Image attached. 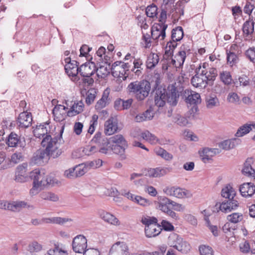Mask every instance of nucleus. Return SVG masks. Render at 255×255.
I'll return each mask as SVG.
<instances>
[{
    "mask_svg": "<svg viewBox=\"0 0 255 255\" xmlns=\"http://www.w3.org/2000/svg\"><path fill=\"white\" fill-rule=\"evenodd\" d=\"M110 91L108 89H106L102 95L101 98L97 101L95 105V109L99 112L108 105L110 102L111 99L109 98Z\"/></svg>",
    "mask_w": 255,
    "mask_h": 255,
    "instance_id": "obj_26",
    "label": "nucleus"
},
{
    "mask_svg": "<svg viewBox=\"0 0 255 255\" xmlns=\"http://www.w3.org/2000/svg\"><path fill=\"white\" fill-rule=\"evenodd\" d=\"M154 151L157 155L161 156L165 160H170L173 158V155L171 154L161 147L156 148Z\"/></svg>",
    "mask_w": 255,
    "mask_h": 255,
    "instance_id": "obj_49",
    "label": "nucleus"
},
{
    "mask_svg": "<svg viewBox=\"0 0 255 255\" xmlns=\"http://www.w3.org/2000/svg\"><path fill=\"white\" fill-rule=\"evenodd\" d=\"M159 60L158 55L157 54L151 53L147 57L146 62L147 68L152 69L158 63Z\"/></svg>",
    "mask_w": 255,
    "mask_h": 255,
    "instance_id": "obj_43",
    "label": "nucleus"
},
{
    "mask_svg": "<svg viewBox=\"0 0 255 255\" xmlns=\"http://www.w3.org/2000/svg\"><path fill=\"white\" fill-rule=\"evenodd\" d=\"M97 76L99 77L104 78L107 76L110 71L105 65H101L99 68H96Z\"/></svg>",
    "mask_w": 255,
    "mask_h": 255,
    "instance_id": "obj_61",
    "label": "nucleus"
},
{
    "mask_svg": "<svg viewBox=\"0 0 255 255\" xmlns=\"http://www.w3.org/2000/svg\"><path fill=\"white\" fill-rule=\"evenodd\" d=\"M221 152V150L218 148H210L209 147L203 148L199 151V153L202 160L206 163L212 160V158Z\"/></svg>",
    "mask_w": 255,
    "mask_h": 255,
    "instance_id": "obj_18",
    "label": "nucleus"
},
{
    "mask_svg": "<svg viewBox=\"0 0 255 255\" xmlns=\"http://www.w3.org/2000/svg\"><path fill=\"white\" fill-rule=\"evenodd\" d=\"M201 255H214L212 248L208 246L202 245L199 247Z\"/></svg>",
    "mask_w": 255,
    "mask_h": 255,
    "instance_id": "obj_62",
    "label": "nucleus"
},
{
    "mask_svg": "<svg viewBox=\"0 0 255 255\" xmlns=\"http://www.w3.org/2000/svg\"><path fill=\"white\" fill-rule=\"evenodd\" d=\"M40 197L43 200L52 202H56L59 200L58 195L50 192H43L40 194Z\"/></svg>",
    "mask_w": 255,
    "mask_h": 255,
    "instance_id": "obj_48",
    "label": "nucleus"
},
{
    "mask_svg": "<svg viewBox=\"0 0 255 255\" xmlns=\"http://www.w3.org/2000/svg\"><path fill=\"white\" fill-rule=\"evenodd\" d=\"M83 155H91L99 151V148L96 145H88L82 148Z\"/></svg>",
    "mask_w": 255,
    "mask_h": 255,
    "instance_id": "obj_50",
    "label": "nucleus"
},
{
    "mask_svg": "<svg viewBox=\"0 0 255 255\" xmlns=\"http://www.w3.org/2000/svg\"><path fill=\"white\" fill-rule=\"evenodd\" d=\"M183 97L185 98L186 103L191 105H197L201 101L199 93L188 89H186L183 91Z\"/></svg>",
    "mask_w": 255,
    "mask_h": 255,
    "instance_id": "obj_17",
    "label": "nucleus"
},
{
    "mask_svg": "<svg viewBox=\"0 0 255 255\" xmlns=\"http://www.w3.org/2000/svg\"><path fill=\"white\" fill-rule=\"evenodd\" d=\"M206 105L208 109H213L219 106L218 99L215 95L207 96L206 98Z\"/></svg>",
    "mask_w": 255,
    "mask_h": 255,
    "instance_id": "obj_45",
    "label": "nucleus"
},
{
    "mask_svg": "<svg viewBox=\"0 0 255 255\" xmlns=\"http://www.w3.org/2000/svg\"><path fill=\"white\" fill-rule=\"evenodd\" d=\"M167 25L163 23H156L152 27L151 36L154 40H163L166 35L165 30Z\"/></svg>",
    "mask_w": 255,
    "mask_h": 255,
    "instance_id": "obj_11",
    "label": "nucleus"
},
{
    "mask_svg": "<svg viewBox=\"0 0 255 255\" xmlns=\"http://www.w3.org/2000/svg\"><path fill=\"white\" fill-rule=\"evenodd\" d=\"M42 249V245L36 241H33L30 243L28 246V250L30 253L38 252L41 251Z\"/></svg>",
    "mask_w": 255,
    "mask_h": 255,
    "instance_id": "obj_59",
    "label": "nucleus"
},
{
    "mask_svg": "<svg viewBox=\"0 0 255 255\" xmlns=\"http://www.w3.org/2000/svg\"><path fill=\"white\" fill-rule=\"evenodd\" d=\"M167 91L166 89L159 88L155 91L154 103L158 107H163L166 103Z\"/></svg>",
    "mask_w": 255,
    "mask_h": 255,
    "instance_id": "obj_20",
    "label": "nucleus"
},
{
    "mask_svg": "<svg viewBox=\"0 0 255 255\" xmlns=\"http://www.w3.org/2000/svg\"><path fill=\"white\" fill-rule=\"evenodd\" d=\"M207 64L206 63H203V64H200L196 69L195 70V73L197 74V75L199 76H207L209 77L211 75L210 74H209V72L211 71L215 73V78H216L217 76V71L216 69L214 68H211L209 69V70H207L206 69Z\"/></svg>",
    "mask_w": 255,
    "mask_h": 255,
    "instance_id": "obj_33",
    "label": "nucleus"
},
{
    "mask_svg": "<svg viewBox=\"0 0 255 255\" xmlns=\"http://www.w3.org/2000/svg\"><path fill=\"white\" fill-rule=\"evenodd\" d=\"M245 54L251 62L255 63V47H250L246 50Z\"/></svg>",
    "mask_w": 255,
    "mask_h": 255,
    "instance_id": "obj_64",
    "label": "nucleus"
},
{
    "mask_svg": "<svg viewBox=\"0 0 255 255\" xmlns=\"http://www.w3.org/2000/svg\"><path fill=\"white\" fill-rule=\"evenodd\" d=\"M27 208L30 209H33L34 207L32 205H28L24 201H15L9 202L6 201H1L0 208L7 209L12 211H19L23 208Z\"/></svg>",
    "mask_w": 255,
    "mask_h": 255,
    "instance_id": "obj_8",
    "label": "nucleus"
},
{
    "mask_svg": "<svg viewBox=\"0 0 255 255\" xmlns=\"http://www.w3.org/2000/svg\"><path fill=\"white\" fill-rule=\"evenodd\" d=\"M65 61V70L67 75L73 81H78L80 79L78 76L79 67H78V62L75 60L72 61L70 57L66 58Z\"/></svg>",
    "mask_w": 255,
    "mask_h": 255,
    "instance_id": "obj_7",
    "label": "nucleus"
},
{
    "mask_svg": "<svg viewBox=\"0 0 255 255\" xmlns=\"http://www.w3.org/2000/svg\"><path fill=\"white\" fill-rule=\"evenodd\" d=\"M169 172L170 169L169 168L158 167L155 168L148 169L145 175L150 177H160L167 174Z\"/></svg>",
    "mask_w": 255,
    "mask_h": 255,
    "instance_id": "obj_24",
    "label": "nucleus"
},
{
    "mask_svg": "<svg viewBox=\"0 0 255 255\" xmlns=\"http://www.w3.org/2000/svg\"><path fill=\"white\" fill-rule=\"evenodd\" d=\"M233 84L237 87H245L250 85V79L248 76L245 74H242L239 77L238 79H235L233 81Z\"/></svg>",
    "mask_w": 255,
    "mask_h": 255,
    "instance_id": "obj_39",
    "label": "nucleus"
},
{
    "mask_svg": "<svg viewBox=\"0 0 255 255\" xmlns=\"http://www.w3.org/2000/svg\"><path fill=\"white\" fill-rule=\"evenodd\" d=\"M84 104L82 101L74 102L71 108L67 112V116L72 117L78 115L83 111Z\"/></svg>",
    "mask_w": 255,
    "mask_h": 255,
    "instance_id": "obj_34",
    "label": "nucleus"
},
{
    "mask_svg": "<svg viewBox=\"0 0 255 255\" xmlns=\"http://www.w3.org/2000/svg\"><path fill=\"white\" fill-rule=\"evenodd\" d=\"M32 117L29 113H21L17 119V124L20 128H27L32 124Z\"/></svg>",
    "mask_w": 255,
    "mask_h": 255,
    "instance_id": "obj_25",
    "label": "nucleus"
},
{
    "mask_svg": "<svg viewBox=\"0 0 255 255\" xmlns=\"http://www.w3.org/2000/svg\"><path fill=\"white\" fill-rule=\"evenodd\" d=\"M72 219L66 218H61L59 217L44 218L42 222L46 223L56 224L63 225L67 222L71 221Z\"/></svg>",
    "mask_w": 255,
    "mask_h": 255,
    "instance_id": "obj_41",
    "label": "nucleus"
},
{
    "mask_svg": "<svg viewBox=\"0 0 255 255\" xmlns=\"http://www.w3.org/2000/svg\"><path fill=\"white\" fill-rule=\"evenodd\" d=\"M243 219V214L240 213H234L227 216V220L234 224L241 222Z\"/></svg>",
    "mask_w": 255,
    "mask_h": 255,
    "instance_id": "obj_53",
    "label": "nucleus"
},
{
    "mask_svg": "<svg viewBox=\"0 0 255 255\" xmlns=\"http://www.w3.org/2000/svg\"><path fill=\"white\" fill-rule=\"evenodd\" d=\"M99 215L102 219L110 225L116 226H119L121 225V222L119 219L109 212L102 211L100 212Z\"/></svg>",
    "mask_w": 255,
    "mask_h": 255,
    "instance_id": "obj_27",
    "label": "nucleus"
},
{
    "mask_svg": "<svg viewBox=\"0 0 255 255\" xmlns=\"http://www.w3.org/2000/svg\"><path fill=\"white\" fill-rule=\"evenodd\" d=\"M133 136L137 138H142L151 144H155L158 142V138L154 134L150 133L149 131L146 130L139 133H133Z\"/></svg>",
    "mask_w": 255,
    "mask_h": 255,
    "instance_id": "obj_31",
    "label": "nucleus"
},
{
    "mask_svg": "<svg viewBox=\"0 0 255 255\" xmlns=\"http://www.w3.org/2000/svg\"><path fill=\"white\" fill-rule=\"evenodd\" d=\"M239 205V203L236 199H228L222 203H217L215 208L217 212L221 211L223 213H228L236 209Z\"/></svg>",
    "mask_w": 255,
    "mask_h": 255,
    "instance_id": "obj_9",
    "label": "nucleus"
},
{
    "mask_svg": "<svg viewBox=\"0 0 255 255\" xmlns=\"http://www.w3.org/2000/svg\"><path fill=\"white\" fill-rule=\"evenodd\" d=\"M119 130L118 121L116 118H111L105 123V133L106 134L112 135Z\"/></svg>",
    "mask_w": 255,
    "mask_h": 255,
    "instance_id": "obj_23",
    "label": "nucleus"
},
{
    "mask_svg": "<svg viewBox=\"0 0 255 255\" xmlns=\"http://www.w3.org/2000/svg\"><path fill=\"white\" fill-rule=\"evenodd\" d=\"M48 131H49V124L44 123V124L37 126L33 130V134L36 137L43 138V139L47 135H50L47 134Z\"/></svg>",
    "mask_w": 255,
    "mask_h": 255,
    "instance_id": "obj_29",
    "label": "nucleus"
},
{
    "mask_svg": "<svg viewBox=\"0 0 255 255\" xmlns=\"http://www.w3.org/2000/svg\"><path fill=\"white\" fill-rule=\"evenodd\" d=\"M172 201L165 196H159L157 198V201L155 203L156 208L165 212L169 209V205H172Z\"/></svg>",
    "mask_w": 255,
    "mask_h": 255,
    "instance_id": "obj_30",
    "label": "nucleus"
},
{
    "mask_svg": "<svg viewBox=\"0 0 255 255\" xmlns=\"http://www.w3.org/2000/svg\"><path fill=\"white\" fill-rule=\"evenodd\" d=\"M161 231L160 225L157 223L145 226V234L147 237L152 238L158 235Z\"/></svg>",
    "mask_w": 255,
    "mask_h": 255,
    "instance_id": "obj_32",
    "label": "nucleus"
},
{
    "mask_svg": "<svg viewBox=\"0 0 255 255\" xmlns=\"http://www.w3.org/2000/svg\"><path fill=\"white\" fill-rule=\"evenodd\" d=\"M73 250L75 253L82 254L87 247V240L81 235L76 236L72 242Z\"/></svg>",
    "mask_w": 255,
    "mask_h": 255,
    "instance_id": "obj_12",
    "label": "nucleus"
},
{
    "mask_svg": "<svg viewBox=\"0 0 255 255\" xmlns=\"http://www.w3.org/2000/svg\"><path fill=\"white\" fill-rule=\"evenodd\" d=\"M85 163L89 170L92 168L96 169L99 168L103 165V161L100 159H96L93 161H87Z\"/></svg>",
    "mask_w": 255,
    "mask_h": 255,
    "instance_id": "obj_56",
    "label": "nucleus"
},
{
    "mask_svg": "<svg viewBox=\"0 0 255 255\" xmlns=\"http://www.w3.org/2000/svg\"><path fill=\"white\" fill-rule=\"evenodd\" d=\"M76 173L77 177L84 175L89 170L86 163H83L75 166Z\"/></svg>",
    "mask_w": 255,
    "mask_h": 255,
    "instance_id": "obj_51",
    "label": "nucleus"
},
{
    "mask_svg": "<svg viewBox=\"0 0 255 255\" xmlns=\"http://www.w3.org/2000/svg\"><path fill=\"white\" fill-rule=\"evenodd\" d=\"M220 80L225 85H230L233 82L231 73L227 71H223L219 73Z\"/></svg>",
    "mask_w": 255,
    "mask_h": 255,
    "instance_id": "obj_44",
    "label": "nucleus"
},
{
    "mask_svg": "<svg viewBox=\"0 0 255 255\" xmlns=\"http://www.w3.org/2000/svg\"><path fill=\"white\" fill-rule=\"evenodd\" d=\"M166 102L169 105L174 106L177 105L179 95L176 88L172 87L168 92H167Z\"/></svg>",
    "mask_w": 255,
    "mask_h": 255,
    "instance_id": "obj_35",
    "label": "nucleus"
},
{
    "mask_svg": "<svg viewBox=\"0 0 255 255\" xmlns=\"http://www.w3.org/2000/svg\"><path fill=\"white\" fill-rule=\"evenodd\" d=\"M141 222L147 226L149 225H153L154 223H157V219L155 217H150L148 216H143L140 220Z\"/></svg>",
    "mask_w": 255,
    "mask_h": 255,
    "instance_id": "obj_63",
    "label": "nucleus"
},
{
    "mask_svg": "<svg viewBox=\"0 0 255 255\" xmlns=\"http://www.w3.org/2000/svg\"><path fill=\"white\" fill-rule=\"evenodd\" d=\"M97 92L94 89H90L88 90L87 93V97L86 98V103L88 105H91L94 101Z\"/></svg>",
    "mask_w": 255,
    "mask_h": 255,
    "instance_id": "obj_57",
    "label": "nucleus"
},
{
    "mask_svg": "<svg viewBox=\"0 0 255 255\" xmlns=\"http://www.w3.org/2000/svg\"><path fill=\"white\" fill-rule=\"evenodd\" d=\"M41 145L45 149L37 150L33 154L32 161L36 164L42 165L46 163L50 157H58L61 153L58 149L57 138H52L51 135H47L42 139Z\"/></svg>",
    "mask_w": 255,
    "mask_h": 255,
    "instance_id": "obj_1",
    "label": "nucleus"
},
{
    "mask_svg": "<svg viewBox=\"0 0 255 255\" xmlns=\"http://www.w3.org/2000/svg\"><path fill=\"white\" fill-rule=\"evenodd\" d=\"M67 108L62 105H56L52 110L54 119L56 122L64 121L66 117Z\"/></svg>",
    "mask_w": 255,
    "mask_h": 255,
    "instance_id": "obj_22",
    "label": "nucleus"
},
{
    "mask_svg": "<svg viewBox=\"0 0 255 255\" xmlns=\"http://www.w3.org/2000/svg\"><path fill=\"white\" fill-rule=\"evenodd\" d=\"M252 129L251 125H245L241 127L236 133L238 137H241L249 133Z\"/></svg>",
    "mask_w": 255,
    "mask_h": 255,
    "instance_id": "obj_58",
    "label": "nucleus"
},
{
    "mask_svg": "<svg viewBox=\"0 0 255 255\" xmlns=\"http://www.w3.org/2000/svg\"><path fill=\"white\" fill-rule=\"evenodd\" d=\"M240 191L242 196L251 197L255 193V186L252 183H245L240 186Z\"/></svg>",
    "mask_w": 255,
    "mask_h": 255,
    "instance_id": "obj_28",
    "label": "nucleus"
},
{
    "mask_svg": "<svg viewBox=\"0 0 255 255\" xmlns=\"http://www.w3.org/2000/svg\"><path fill=\"white\" fill-rule=\"evenodd\" d=\"M163 191L167 195L178 198H190L192 196L190 191L179 187H168L164 189Z\"/></svg>",
    "mask_w": 255,
    "mask_h": 255,
    "instance_id": "obj_10",
    "label": "nucleus"
},
{
    "mask_svg": "<svg viewBox=\"0 0 255 255\" xmlns=\"http://www.w3.org/2000/svg\"><path fill=\"white\" fill-rule=\"evenodd\" d=\"M141 44L145 48H149L151 46V36L148 33H142Z\"/></svg>",
    "mask_w": 255,
    "mask_h": 255,
    "instance_id": "obj_52",
    "label": "nucleus"
},
{
    "mask_svg": "<svg viewBox=\"0 0 255 255\" xmlns=\"http://www.w3.org/2000/svg\"><path fill=\"white\" fill-rule=\"evenodd\" d=\"M209 74L211 75L210 77L199 76L196 74L191 80V84L194 87L201 89L205 88L208 85H212L215 80V75L212 71Z\"/></svg>",
    "mask_w": 255,
    "mask_h": 255,
    "instance_id": "obj_6",
    "label": "nucleus"
},
{
    "mask_svg": "<svg viewBox=\"0 0 255 255\" xmlns=\"http://www.w3.org/2000/svg\"><path fill=\"white\" fill-rule=\"evenodd\" d=\"M109 255H129L128 247L125 242H118L112 246Z\"/></svg>",
    "mask_w": 255,
    "mask_h": 255,
    "instance_id": "obj_15",
    "label": "nucleus"
},
{
    "mask_svg": "<svg viewBox=\"0 0 255 255\" xmlns=\"http://www.w3.org/2000/svg\"><path fill=\"white\" fill-rule=\"evenodd\" d=\"M79 74L83 77H90L96 71V66L93 62H86L79 67Z\"/></svg>",
    "mask_w": 255,
    "mask_h": 255,
    "instance_id": "obj_19",
    "label": "nucleus"
},
{
    "mask_svg": "<svg viewBox=\"0 0 255 255\" xmlns=\"http://www.w3.org/2000/svg\"><path fill=\"white\" fill-rule=\"evenodd\" d=\"M183 238L177 234L172 233L170 234L168 238L167 244L171 247L177 249L180 245V242Z\"/></svg>",
    "mask_w": 255,
    "mask_h": 255,
    "instance_id": "obj_38",
    "label": "nucleus"
},
{
    "mask_svg": "<svg viewBox=\"0 0 255 255\" xmlns=\"http://www.w3.org/2000/svg\"><path fill=\"white\" fill-rule=\"evenodd\" d=\"M221 195L223 198L228 199H235L236 191L231 185H228L222 189Z\"/></svg>",
    "mask_w": 255,
    "mask_h": 255,
    "instance_id": "obj_40",
    "label": "nucleus"
},
{
    "mask_svg": "<svg viewBox=\"0 0 255 255\" xmlns=\"http://www.w3.org/2000/svg\"><path fill=\"white\" fill-rule=\"evenodd\" d=\"M30 176L33 182L42 187L48 185L53 186L57 183L56 179L51 175H46L43 170H35L30 173Z\"/></svg>",
    "mask_w": 255,
    "mask_h": 255,
    "instance_id": "obj_4",
    "label": "nucleus"
},
{
    "mask_svg": "<svg viewBox=\"0 0 255 255\" xmlns=\"http://www.w3.org/2000/svg\"><path fill=\"white\" fill-rule=\"evenodd\" d=\"M190 248L189 244L182 239L176 250L182 253L187 254L190 250Z\"/></svg>",
    "mask_w": 255,
    "mask_h": 255,
    "instance_id": "obj_55",
    "label": "nucleus"
},
{
    "mask_svg": "<svg viewBox=\"0 0 255 255\" xmlns=\"http://www.w3.org/2000/svg\"><path fill=\"white\" fill-rule=\"evenodd\" d=\"M253 163V158H248L242 170L243 174L248 177H255V170L252 167V164Z\"/></svg>",
    "mask_w": 255,
    "mask_h": 255,
    "instance_id": "obj_36",
    "label": "nucleus"
},
{
    "mask_svg": "<svg viewBox=\"0 0 255 255\" xmlns=\"http://www.w3.org/2000/svg\"><path fill=\"white\" fill-rule=\"evenodd\" d=\"M110 138L104 139L98 146L99 151L101 153L107 154L109 151H112V147L110 144Z\"/></svg>",
    "mask_w": 255,
    "mask_h": 255,
    "instance_id": "obj_46",
    "label": "nucleus"
},
{
    "mask_svg": "<svg viewBox=\"0 0 255 255\" xmlns=\"http://www.w3.org/2000/svg\"><path fill=\"white\" fill-rule=\"evenodd\" d=\"M127 91L134 94L138 101H142L149 95L151 89L150 83L146 80L132 82L127 87Z\"/></svg>",
    "mask_w": 255,
    "mask_h": 255,
    "instance_id": "obj_2",
    "label": "nucleus"
},
{
    "mask_svg": "<svg viewBox=\"0 0 255 255\" xmlns=\"http://www.w3.org/2000/svg\"><path fill=\"white\" fill-rule=\"evenodd\" d=\"M183 30L181 27L178 26L172 30L171 39L172 41L168 42L166 45V55L172 54L175 48L177 46V41L181 40L183 36Z\"/></svg>",
    "mask_w": 255,
    "mask_h": 255,
    "instance_id": "obj_5",
    "label": "nucleus"
},
{
    "mask_svg": "<svg viewBox=\"0 0 255 255\" xmlns=\"http://www.w3.org/2000/svg\"><path fill=\"white\" fill-rule=\"evenodd\" d=\"M239 143V139L237 138H232L225 140L219 143V146L225 150H228L233 148Z\"/></svg>",
    "mask_w": 255,
    "mask_h": 255,
    "instance_id": "obj_37",
    "label": "nucleus"
},
{
    "mask_svg": "<svg viewBox=\"0 0 255 255\" xmlns=\"http://www.w3.org/2000/svg\"><path fill=\"white\" fill-rule=\"evenodd\" d=\"M6 144L9 147H24L25 145L24 137L18 136L13 132H11L6 140Z\"/></svg>",
    "mask_w": 255,
    "mask_h": 255,
    "instance_id": "obj_16",
    "label": "nucleus"
},
{
    "mask_svg": "<svg viewBox=\"0 0 255 255\" xmlns=\"http://www.w3.org/2000/svg\"><path fill=\"white\" fill-rule=\"evenodd\" d=\"M189 50V47L186 46L185 44H183L181 46L180 50L175 56L174 58L176 62L177 68H179L183 65L186 57V53H188Z\"/></svg>",
    "mask_w": 255,
    "mask_h": 255,
    "instance_id": "obj_21",
    "label": "nucleus"
},
{
    "mask_svg": "<svg viewBox=\"0 0 255 255\" xmlns=\"http://www.w3.org/2000/svg\"><path fill=\"white\" fill-rule=\"evenodd\" d=\"M157 7L155 5H150L146 8V13L147 16L154 17L157 14Z\"/></svg>",
    "mask_w": 255,
    "mask_h": 255,
    "instance_id": "obj_60",
    "label": "nucleus"
},
{
    "mask_svg": "<svg viewBox=\"0 0 255 255\" xmlns=\"http://www.w3.org/2000/svg\"><path fill=\"white\" fill-rule=\"evenodd\" d=\"M255 22L250 18L243 25V32L246 39L249 41L255 40V32L254 31Z\"/></svg>",
    "mask_w": 255,
    "mask_h": 255,
    "instance_id": "obj_14",
    "label": "nucleus"
},
{
    "mask_svg": "<svg viewBox=\"0 0 255 255\" xmlns=\"http://www.w3.org/2000/svg\"><path fill=\"white\" fill-rule=\"evenodd\" d=\"M153 117V113L150 110H147L142 113L137 115L134 118V120L136 122L140 123L147 120H150Z\"/></svg>",
    "mask_w": 255,
    "mask_h": 255,
    "instance_id": "obj_42",
    "label": "nucleus"
},
{
    "mask_svg": "<svg viewBox=\"0 0 255 255\" xmlns=\"http://www.w3.org/2000/svg\"><path fill=\"white\" fill-rule=\"evenodd\" d=\"M67 251L55 245L54 247L49 249L44 255H67Z\"/></svg>",
    "mask_w": 255,
    "mask_h": 255,
    "instance_id": "obj_47",
    "label": "nucleus"
},
{
    "mask_svg": "<svg viewBox=\"0 0 255 255\" xmlns=\"http://www.w3.org/2000/svg\"><path fill=\"white\" fill-rule=\"evenodd\" d=\"M27 163H23L16 167L14 177L15 181L23 183L28 181L29 176L27 173Z\"/></svg>",
    "mask_w": 255,
    "mask_h": 255,
    "instance_id": "obj_13",
    "label": "nucleus"
},
{
    "mask_svg": "<svg viewBox=\"0 0 255 255\" xmlns=\"http://www.w3.org/2000/svg\"><path fill=\"white\" fill-rule=\"evenodd\" d=\"M112 151L115 154L120 155L125 158L124 153L128 144L127 140L122 134H117L110 138V143Z\"/></svg>",
    "mask_w": 255,
    "mask_h": 255,
    "instance_id": "obj_3",
    "label": "nucleus"
},
{
    "mask_svg": "<svg viewBox=\"0 0 255 255\" xmlns=\"http://www.w3.org/2000/svg\"><path fill=\"white\" fill-rule=\"evenodd\" d=\"M97 55L100 58L99 60L104 62L105 64L108 63L110 57L106 55V50L104 47H101L97 51Z\"/></svg>",
    "mask_w": 255,
    "mask_h": 255,
    "instance_id": "obj_54",
    "label": "nucleus"
}]
</instances>
